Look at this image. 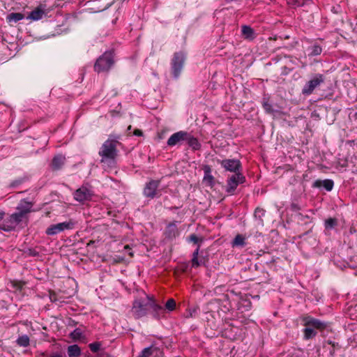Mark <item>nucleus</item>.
Wrapping results in <instances>:
<instances>
[{
  "instance_id": "ea45409f",
  "label": "nucleus",
  "mask_w": 357,
  "mask_h": 357,
  "mask_svg": "<svg viewBox=\"0 0 357 357\" xmlns=\"http://www.w3.org/2000/svg\"><path fill=\"white\" fill-rule=\"evenodd\" d=\"M259 213L262 215L264 213V211L262 209L257 208L255 211V215L257 217L258 215L260 216Z\"/></svg>"
},
{
  "instance_id": "a878e982",
  "label": "nucleus",
  "mask_w": 357,
  "mask_h": 357,
  "mask_svg": "<svg viewBox=\"0 0 357 357\" xmlns=\"http://www.w3.org/2000/svg\"><path fill=\"white\" fill-rule=\"evenodd\" d=\"M304 337L306 340H309L312 338L317 335V332L310 326H306V328L303 330Z\"/></svg>"
},
{
  "instance_id": "37998d69",
  "label": "nucleus",
  "mask_w": 357,
  "mask_h": 357,
  "mask_svg": "<svg viewBox=\"0 0 357 357\" xmlns=\"http://www.w3.org/2000/svg\"><path fill=\"white\" fill-rule=\"evenodd\" d=\"M4 215H5V213L3 211H0V221L1 220H3Z\"/></svg>"
},
{
  "instance_id": "e433bc0d",
  "label": "nucleus",
  "mask_w": 357,
  "mask_h": 357,
  "mask_svg": "<svg viewBox=\"0 0 357 357\" xmlns=\"http://www.w3.org/2000/svg\"><path fill=\"white\" fill-rule=\"evenodd\" d=\"M189 239L194 243H197L199 241V238L194 234L190 236Z\"/></svg>"
},
{
  "instance_id": "bb28decb",
  "label": "nucleus",
  "mask_w": 357,
  "mask_h": 357,
  "mask_svg": "<svg viewBox=\"0 0 357 357\" xmlns=\"http://www.w3.org/2000/svg\"><path fill=\"white\" fill-rule=\"evenodd\" d=\"M155 349L153 347H146L144 349L141 354L137 357H149L153 354Z\"/></svg>"
},
{
  "instance_id": "f3484780",
  "label": "nucleus",
  "mask_w": 357,
  "mask_h": 357,
  "mask_svg": "<svg viewBox=\"0 0 357 357\" xmlns=\"http://www.w3.org/2000/svg\"><path fill=\"white\" fill-rule=\"evenodd\" d=\"M66 160L65 156L62 155H55L52 161V169L53 170H59L60 169L62 166L64 165Z\"/></svg>"
},
{
  "instance_id": "4c0bfd02",
  "label": "nucleus",
  "mask_w": 357,
  "mask_h": 357,
  "mask_svg": "<svg viewBox=\"0 0 357 357\" xmlns=\"http://www.w3.org/2000/svg\"><path fill=\"white\" fill-rule=\"evenodd\" d=\"M326 223L327 225H328V226L332 227H333L335 225L336 221H335V219L330 218V219L326 220Z\"/></svg>"
},
{
  "instance_id": "c03bdc74",
  "label": "nucleus",
  "mask_w": 357,
  "mask_h": 357,
  "mask_svg": "<svg viewBox=\"0 0 357 357\" xmlns=\"http://www.w3.org/2000/svg\"><path fill=\"white\" fill-rule=\"evenodd\" d=\"M128 130H131V126H129L128 127Z\"/></svg>"
},
{
  "instance_id": "aec40b11",
  "label": "nucleus",
  "mask_w": 357,
  "mask_h": 357,
  "mask_svg": "<svg viewBox=\"0 0 357 357\" xmlns=\"http://www.w3.org/2000/svg\"><path fill=\"white\" fill-rule=\"evenodd\" d=\"M245 237L242 234H237L231 242V246L244 247L245 245Z\"/></svg>"
},
{
  "instance_id": "7ed1b4c3",
  "label": "nucleus",
  "mask_w": 357,
  "mask_h": 357,
  "mask_svg": "<svg viewBox=\"0 0 357 357\" xmlns=\"http://www.w3.org/2000/svg\"><path fill=\"white\" fill-rule=\"evenodd\" d=\"M245 181V177L241 173L234 174L227 181L226 192L234 195L237 186Z\"/></svg>"
},
{
  "instance_id": "39448f33",
  "label": "nucleus",
  "mask_w": 357,
  "mask_h": 357,
  "mask_svg": "<svg viewBox=\"0 0 357 357\" xmlns=\"http://www.w3.org/2000/svg\"><path fill=\"white\" fill-rule=\"evenodd\" d=\"M75 222L70 220L68 222H60L55 225H51L47 229L46 234L47 235L54 236L64 230H69L73 229Z\"/></svg>"
},
{
  "instance_id": "4468645a",
  "label": "nucleus",
  "mask_w": 357,
  "mask_h": 357,
  "mask_svg": "<svg viewBox=\"0 0 357 357\" xmlns=\"http://www.w3.org/2000/svg\"><path fill=\"white\" fill-rule=\"evenodd\" d=\"M188 137V132L185 131H179L174 133L167 140V145L169 146H175L183 141H185Z\"/></svg>"
},
{
  "instance_id": "ddd939ff",
  "label": "nucleus",
  "mask_w": 357,
  "mask_h": 357,
  "mask_svg": "<svg viewBox=\"0 0 357 357\" xmlns=\"http://www.w3.org/2000/svg\"><path fill=\"white\" fill-rule=\"evenodd\" d=\"M303 321L305 326L313 327L319 330H324L327 326L326 323L311 317H305L303 318Z\"/></svg>"
},
{
  "instance_id": "cd10ccee",
  "label": "nucleus",
  "mask_w": 357,
  "mask_h": 357,
  "mask_svg": "<svg viewBox=\"0 0 357 357\" xmlns=\"http://www.w3.org/2000/svg\"><path fill=\"white\" fill-rule=\"evenodd\" d=\"M199 251V245L195 250V252H193V255H192V267H198L200 265V264L198 261Z\"/></svg>"
},
{
  "instance_id": "c756f323",
  "label": "nucleus",
  "mask_w": 357,
  "mask_h": 357,
  "mask_svg": "<svg viewBox=\"0 0 357 357\" xmlns=\"http://www.w3.org/2000/svg\"><path fill=\"white\" fill-rule=\"evenodd\" d=\"M312 0H287V3L294 6H302Z\"/></svg>"
},
{
  "instance_id": "7c9ffc66",
  "label": "nucleus",
  "mask_w": 357,
  "mask_h": 357,
  "mask_svg": "<svg viewBox=\"0 0 357 357\" xmlns=\"http://www.w3.org/2000/svg\"><path fill=\"white\" fill-rule=\"evenodd\" d=\"M175 307L176 301L173 298H170L166 302L165 309L172 312L175 309Z\"/></svg>"
},
{
  "instance_id": "2eb2a0df",
  "label": "nucleus",
  "mask_w": 357,
  "mask_h": 357,
  "mask_svg": "<svg viewBox=\"0 0 357 357\" xmlns=\"http://www.w3.org/2000/svg\"><path fill=\"white\" fill-rule=\"evenodd\" d=\"M33 203L23 199L20 202L16 208L17 212L22 214L27 219L28 214L31 212Z\"/></svg>"
},
{
  "instance_id": "c9c22d12",
  "label": "nucleus",
  "mask_w": 357,
  "mask_h": 357,
  "mask_svg": "<svg viewBox=\"0 0 357 357\" xmlns=\"http://www.w3.org/2000/svg\"><path fill=\"white\" fill-rule=\"evenodd\" d=\"M263 107L268 113H272L273 112L272 105L268 102V101H264L263 102Z\"/></svg>"
},
{
  "instance_id": "a19ab883",
  "label": "nucleus",
  "mask_w": 357,
  "mask_h": 357,
  "mask_svg": "<svg viewBox=\"0 0 357 357\" xmlns=\"http://www.w3.org/2000/svg\"><path fill=\"white\" fill-rule=\"evenodd\" d=\"M133 135H136V136H142V131L141 130H139V129H135L134 130Z\"/></svg>"
},
{
  "instance_id": "dca6fc26",
  "label": "nucleus",
  "mask_w": 357,
  "mask_h": 357,
  "mask_svg": "<svg viewBox=\"0 0 357 357\" xmlns=\"http://www.w3.org/2000/svg\"><path fill=\"white\" fill-rule=\"evenodd\" d=\"M17 225L10 215L0 224V229L4 231H11L17 227Z\"/></svg>"
},
{
  "instance_id": "a18cd8bd",
  "label": "nucleus",
  "mask_w": 357,
  "mask_h": 357,
  "mask_svg": "<svg viewBox=\"0 0 357 357\" xmlns=\"http://www.w3.org/2000/svg\"><path fill=\"white\" fill-rule=\"evenodd\" d=\"M124 248H125V249H129V246H128V245H126V246L124 247Z\"/></svg>"
},
{
  "instance_id": "5701e85b",
  "label": "nucleus",
  "mask_w": 357,
  "mask_h": 357,
  "mask_svg": "<svg viewBox=\"0 0 357 357\" xmlns=\"http://www.w3.org/2000/svg\"><path fill=\"white\" fill-rule=\"evenodd\" d=\"M68 354L69 357H79L81 354L80 348L77 345H70L68 348Z\"/></svg>"
},
{
  "instance_id": "20e7f679",
  "label": "nucleus",
  "mask_w": 357,
  "mask_h": 357,
  "mask_svg": "<svg viewBox=\"0 0 357 357\" xmlns=\"http://www.w3.org/2000/svg\"><path fill=\"white\" fill-rule=\"evenodd\" d=\"M185 59V56L183 52H179L174 53L172 61V73L174 77L177 78L180 75Z\"/></svg>"
},
{
  "instance_id": "f704fd0d",
  "label": "nucleus",
  "mask_w": 357,
  "mask_h": 357,
  "mask_svg": "<svg viewBox=\"0 0 357 357\" xmlns=\"http://www.w3.org/2000/svg\"><path fill=\"white\" fill-rule=\"evenodd\" d=\"M11 284L13 287L16 288V289L21 290L24 285V282L22 281H13Z\"/></svg>"
},
{
  "instance_id": "79ce46f5",
  "label": "nucleus",
  "mask_w": 357,
  "mask_h": 357,
  "mask_svg": "<svg viewBox=\"0 0 357 357\" xmlns=\"http://www.w3.org/2000/svg\"><path fill=\"white\" fill-rule=\"evenodd\" d=\"M29 255L30 256H36L38 255L37 252L34 250H29Z\"/></svg>"
},
{
  "instance_id": "b1692460",
  "label": "nucleus",
  "mask_w": 357,
  "mask_h": 357,
  "mask_svg": "<svg viewBox=\"0 0 357 357\" xmlns=\"http://www.w3.org/2000/svg\"><path fill=\"white\" fill-rule=\"evenodd\" d=\"M24 17V15L22 13H11L9 15H7L6 19L8 22H17L20 20H23Z\"/></svg>"
},
{
  "instance_id": "f8f14e48",
  "label": "nucleus",
  "mask_w": 357,
  "mask_h": 357,
  "mask_svg": "<svg viewBox=\"0 0 357 357\" xmlns=\"http://www.w3.org/2000/svg\"><path fill=\"white\" fill-rule=\"evenodd\" d=\"M46 13V6L44 4H40L38 7H36L33 10L30 12L27 17V19H29L33 21H37L41 20Z\"/></svg>"
},
{
  "instance_id": "6ab92c4d",
  "label": "nucleus",
  "mask_w": 357,
  "mask_h": 357,
  "mask_svg": "<svg viewBox=\"0 0 357 357\" xmlns=\"http://www.w3.org/2000/svg\"><path fill=\"white\" fill-rule=\"evenodd\" d=\"M185 141H187L188 144L194 150H199L201 147V144L198 139L190 135L189 133H188V137L185 138Z\"/></svg>"
},
{
  "instance_id": "72a5a7b5",
  "label": "nucleus",
  "mask_w": 357,
  "mask_h": 357,
  "mask_svg": "<svg viewBox=\"0 0 357 357\" xmlns=\"http://www.w3.org/2000/svg\"><path fill=\"white\" fill-rule=\"evenodd\" d=\"M321 52H322V48L319 45H314L312 47V52L310 53V55L311 56H317V55L321 54Z\"/></svg>"
},
{
  "instance_id": "473e14b6",
  "label": "nucleus",
  "mask_w": 357,
  "mask_h": 357,
  "mask_svg": "<svg viewBox=\"0 0 357 357\" xmlns=\"http://www.w3.org/2000/svg\"><path fill=\"white\" fill-rule=\"evenodd\" d=\"M213 176L210 174V170L205 171V175L204 177V181L207 182L210 185H212L213 183Z\"/></svg>"
},
{
  "instance_id": "4be33fe9",
  "label": "nucleus",
  "mask_w": 357,
  "mask_h": 357,
  "mask_svg": "<svg viewBox=\"0 0 357 357\" xmlns=\"http://www.w3.org/2000/svg\"><path fill=\"white\" fill-rule=\"evenodd\" d=\"M242 34L245 39L252 40L254 38V30L249 26H242Z\"/></svg>"
},
{
  "instance_id": "58836bf2",
  "label": "nucleus",
  "mask_w": 357,
  "mask_h": 357,
  "mask_svg": "<svg viewBox=\"0 0 357 357\" xmlns=\"http://www.w3.org/2000/svg\"><path fill=\"white\" fill-rule=\"evenodd\" d=\"M46 357H63V356L59 352H55L47 356Z\"/></svg>"
},
{
  "instance_id": "412c9836",
  "label": "nucleus",
  "mask_w": 357,
  "mask_h": 357,
  "mask_svg": "<svg viewBox=\"0 0 357 357\" xmlns=\"http://www.w3.org/2000/svg\"><path fill=\"white\" fill-rule=\"evenodd\" d=\"M70 337L74 340H79L83 342H86V337L83 335L80 328H75L71 333Z\"/></svg>"
},
{
  "instance_id": "423d86ee",
  "label": "nucleus",
  "mask_w": 357,
  "mask_h": 357,
  "mask_svg": "<svg viewBox=\"0 0 357 357\" xmlns=\"http://www.w3.org/2000/svg\"><path fill=\"white\" fill-rule=\"evenodd\" d=\"M324 82V77L323 75H317L305 84L302 89V93L305 96L312 94L314 90Z\"/></svg>"
},
{
  "instance_id": "a211bd4d",
  "label": "nucleus",
  "mask_w": 357,
  "mask_h": 357,
  "mask_svg": "<svg viewBox=\"0 0 357 357\" xmlns=\"http://www.w3.org/2000/svg\"><path fill=\"white\" fill-rule=\"evenodd\" d=\"M334 185L333 181L331 179H325L324 181L317 180L314 181L313 186L320 188L323 186L327 191H331Z\"/></svg>"
},
{
  "instance_id": "f257e3e1",
  "label": "nucleus",
  "mask_w": 357,
  "mask_h": 357,
  "mask_svg": "<svg viewBox=\"0 0 357 357\" xmlns=\"http://www.w3.org/2000/svg\"><path fill=\"white\" fill-rule=\"evenodd\" d=\"M119 139L120 136L111 135L102 144L98 155L100 157V162L104 165H115L119 153L117 147L121 144Z\"/></svg>"
},
{
  "instance_id": "6e6552de",
  "label": "nucleus",
  "mask_w": 357,
  "mask_h": 357,
  "mask_svg": "<svg viewBox=\"0 0 357 357\" xmlns=\"http://www.w3.org/2000/svg\"><path fill=\"white\" fill-rule=\"evenodd\" d=\"M147 306H149V302L145 303L141 299H136L134 301L132 307V314L136 319L141 318L147 314Z\"/></svg>"
},
{
  "instance_id": "1a4fd4ad",
  "label": "nucleus",
  "mask_w": 357,
  "mask_h": 357,
  "mask_svg": "<svg viewBox=\"0 0 357 357\" xmlns=\"http://www.w3.org/2000/svg\"><path fill=\"white\" fill-rule=\"evenodd\" d=\"M160 181L151 180L147 183L144 189V195L149 198L153 199L158 196L159 190L158 187Z\"/></svg>"
},
{
  "instance_id": "9d476101",
  "label": "nucleus",
  "mask_w": 357,
  "mask_h": 357,
  "mask_svg": "<svg viewBox=\"0 0 357 357\" xmlns=\"http://www.w3.org/2000/svg\"><path fill=\"white\" fill-rule=\"evenodd\" d=\"M146 298L149 301V307L152 310L153 317L157 319L165 317V309L156 303L152 297L146 295Z\"/></svg>"
},
{
  "instance_id": "393cba45",
  "label": "nucleus",
  "mask_w": 357,
  "mask_h": 357,
  "mask_svg": "<svg viewBox=\"0 0 357 357\" xmlns=\"http://www.w3.org/2000/svg\"><path fill=\"white\" fill-rule=\"evenodd\" d=\"M16 342L19 346L26 347L29 345L30 340L28 335H24L20 336Z\"/></svg>"
},
{
  "instance_id": "c85d7f7f",
  "label": "nucleus",
  "mask_w": 357,
  "mask_h": 357,
  "mask_svg": "<svg viewBox=\"0 0 357 357\" xmlns=\"http://www.w3.org/2000/svg\"><path fill=\"white\" fill-rule=\"evenodd\" d=\"M14 222L17 225H18L20 222H22L24 220H26L25 217H24L22 214L18 212H15L10 215Z\"/></svg>"
},
{
  "instance_id": "2f4dec72",
  "label": "nucleus",
  "mask_w": 357,
  "mask_h": 357,
  "mask_svg": "<svg viewBox=\"0 0 357 357\" xmlns=\"http://www.w3.org/2000/svg\"><path fill=\"white\" fill-rule=\"evenodd\" d=\"M102 346V344L100 342H95L89 344V347L91 351L93 352H98Z\"/></svg>"
},
{
  "instance_id": "9b49d317",
  "label": "nucleus",
  "mask_w": 357,
  "mask_h": 357,
  "mask_svg": "<svg viewBox=\"0 0 357 357\" xmlns=\"http://www.w3.org/2000/svg\"><path fill=\"white\" fill-rule=\"evenodd\" d=\"M92 195L91 190L86 186H82L74 192L75 199L79 202L91 199Z\"/></svg>"
},
{
  "instance_id": "f03ea898",
  "label": "nucleus",
  "mask_w": 357,
  "mask_h": 357,
  "mask_svg": "<svg viewBox=\"0 0 357 357\" xmlns=\"http://www.w3.org/2000/svg\"><path fill=\"white\" fill-rule=\"evenodd\" d=\"M113 63L114 59L112 54L106 52L97 59L94 65V70L97 73L107 71Z\"/></svg>"
},
{
  "instance_id": "0eeeda50",
  "label": "nucleus",
  "mask_w": 357,
  "mask_h": 357,
  "mask_svg": "<svg viewBox=\"0 0 357 357\" xmlns=\"http://www.w3.org/2000/svg\"><path fill=\"white\" fill-rule=\"evenodd\" d=\"M218 162L227 172L241 173V162L238 159L218 160Z\"/></svg>"
}]
</instances>
